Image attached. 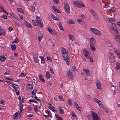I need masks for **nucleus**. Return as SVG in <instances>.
<instances>
[{
	"instance_id": "40",
	"label": "nucleus",
	"mask_w": 120,
	"mask_h": 120,
	"mask_svg": "<svg viewBox=\"0 0 120 120\" xmlns=\"http://www.w3.org/2000/svg\"><path fill=\"white\" fill-rule=\"evenodd\" d=\"M71 115L75 119H77V117L76 115L75 114V113H71Z\"/></svg>"
},
{
	"instance_id": "28",
	"label": "nucleus",
	"mask_w": 120,
	"mask_h": 120,
	"mask_svg": "<svg viewBox=\"0 0 120 120\" xmlns=\"http://www.w3.org/2000/svg\"><path fill=\"white\" fill-rule=\"evenodd\" d=\"M25 25L27 26L30 28H32V27L30 24L27 21H26L25 22Z\"/></svg>"
},
{
	"instance_id": "4",
	"label": "nucleus",
	"mask_w": 120,
	"mask_h": 120,
	"mask_svg": "<svg viewBox=\"0 0 120 120\" xmlns=\"http://www.w3.org/2000/svg\"><path fill=\"white\" fill-rule=\"evenodd\" d=\"M92 120H101V119L97 114L93 111L91 112Z\"/></svg>"
},
{
	"instance_id": "49",
	"label": "nucleus",
	"mask_w": 120,
	"mask_h": 120,
	"mask_svg": "<svg viewBox=\"0 0 120 120\" xmlns=\"http://www.w3.org/2000/svg\"><path fill=\"white\" fill-rule=\"evenodd\" d=\"M110 26L111 29L113 28L114 27H116V25L114 23H112Z\"/></svg>"
},
{
	"instance_id": "22",
	"label": "nucleus",
	"mask_w": 120,
	"mask_h": 120,
	"mask_svg": "<svg viewBox=\"0 0 120 120\" xmlns=\"http://www.w3.org/2000/svg\"><path fill=\"white\" fill-rule=\"evenodd\" d=\"M57 24L58 26L60 29L64 31V29L62 24L59 22H58Z\"/></svg>"
},
{
	"instance_id": "5",
	"label": "nucleus",
	"mask_w": 120,
	"mask_h": 120,
	"mask_svg": "<svg viewBox=\"0 0 120 120\" xmlns=\"http://www.w3.org/2000/svg\"><path fill=\"white\" fill-rule=\"evenodd\" d=\"M109 60L111 62H114L115 60V58L111 52H110L108 55Z\"/></svg>"
},
{
	"instance_id": "44",
	"label": "nucleus",
	"mask_w": 120,
	"mask_h": 120,
	"mask_svg": "<svg viewBox=\"0 0 120 120\" xmlns=\"http://www.w3.org/2000/svg\"><path fill=\"white\" fill-rule=\"evenodd\" d=\"M47 115L48 117H52V116H51V114L50 112H49V111H47Z\"/></svg>"
},
{
	"instance_id": "34",
	"label": "nucleus",
	"mask_w": 120,
	"mask_h": 120,
	"mask_svg": "<svg viewBox=\"0 0 120 120\" xmlns=\"http://www.w3.org/2000/svg\"><path fill=\"white\" fill-rule=\"evenodd\" d=\"M94 100L98 104H100V103H101V102L98 99H97L96 98H94Z\"/></svg>"
},
{
	"instance_id": "15",
	"label": "nucleus",
	"mask_w": 120,
	"mask_h": 120,
	"mask_svg": "<svg viewBox=\"0 0 120 120\" xmlns=\"http://www.w3.org/2000/svg\"><path fill=\"white\" fill-rule=\"evenodd\" d=\"M96 85L97 88L98 89L101 90V83L100 81L99 80H98L96 82Z\"/></svg>"
},
{
	"instance_id": "19",
	"label": "nucleus",
	"mask_w": 120,
	"mask_h": 120,
	"mask_svg": "<svg viewBox=\"0 0 120 120\" xmlns=\"http://www.w3.org/2000/svg\"><path fill=\"white\" fill-rule=\"evenodd\" d=\"M83 70L85 71L86 75L88 76H89L90 75V72L88 69H83Z\"/></svg>"
},
{
	"instance_id": "60",
	"label": "nucleus",
	"mask_w": 120,
	"mask_h": 120,
	"mask_svg": "<svg viewBox=\"0 0 120 120\" xmlns=\"http://www.w3.org/2000/svg\"><path fill=\"white\" fill-rule=\"evenodd\" d=\"M32 97L33 98H34L35 99L37 100H38V101H41V100L40 99L38 98L36 96H35L34 97Z\"/></svg>"
},
{
	"instance_id": "24",
	"label": "nucleus",
	"mask_w": 120,
	"mask_h": 120,
	"mask_svg": "<svg viewBox=\"0 0 120 120\" xmlns=\"http://www.w3.org/2000/svg\"><path fill=\"white\" fill-rule=\"evenodd\" d=\"M58 109L59 110V112L60 113L63 114L64 112V110L61 106H59Z\"/></svg>"
},
{
	"instance_id": "23",
	"label": "nucleus",
	"mask_w": 120,
	"mask_h": 120,
	"mask_svg": "<svg viewBox=\"0 0 120 120\" xmlns=\"http://www.w3.org/2000/svg\"><path fill=\"white\" fill-rule=\"evenodd\" d=\"M27 87L30 90H31L33 88L32 85L30 83H28L27 84Z\"/></svg>"
},
{
	"instance_id": "51",
	"label": "nucleus",
	"mask_w": 120,
	"mask_h": 120,
	"mask_svg": "<svg viewBox=\"0 0 120 120\" xmlns=\"http://www.w3.org/2000/svg\"><path fill=\"white\" fill-rule=\"evenodd\" d=\"M49 105L48 106V108L50 109L52 111V107L51 106L52 105L50 104H49Z\"/></svg>"
},
{
	"instance_id": "25",
	"label": "nucleus",
	"mask_w": 120,
	"mask_h": 120,
	"mask_svg": "<svg viewBox=\"0 0 120 120\" xmlns=\"http://www.w3.org/2000/svg\"><path fill=\"white\" fill-rule=\"evenodd\" d=\"M68 38L69 39L72 41H74L75 39V37L74 36L69 34L68 35Z\"/></svg>"
},
{
	"instance_id": "61",
	"label": "nucleus",
	"mask_w": 120,
	"mask_h": 120,
	"mask_svg": "<svg viewBox=\"0 0 120 120\" xmlns=\"http://www.w3.org/2000/svg\"><path fill=\"white\" fill-rule=\"evenodd\" d=\"M13 42H15V43H18L19 42V41L18 39L17 38H15L14 41Z\"/></svg>"
},
{
	"instance_id": "35",
	"label": "nucleus",
	"mask_w": 120,
	"mask_h": 120,
	"mask_svg": "<svg viewBox=\"0 0 120 120\" xmlns=\"http://www.w3.org/2000/svg\"><path fill=\"white\" fill-rule=\"evenodd\" d=\"M114 50L116 54L117 53L119 52L120 51L118 48L116 47L114 48Z\"/></svg>"
},
{
	"instance_id": "52",
	"label": "nucleus",
	"mask_w": 120,
	"mask_h": 120,
	"mask_svg": "<svg viewBox=\"0 0 120 120\" xmlns=\"http://www.w3.org/2000/svg\"><path fill=\"white\" fill-rule=\"evenodd\" d=\"M111 87L112 88L111 89H112V90L114 91H115V88L114 86L113 85H112Z\"/></svg>"
},
{
	"instance_id": "27",
	"label": "nucleus",
	"mask_w": 120,
	"mask_h": 120,
	"mask_svg": "<svg viewBox=\"0 0 120 120\" xmlns=\"http://www.w3.org/2000/svg\"><path fill=\"white\" fill-rule=\"evenodd\" d=\"M6 59L5 57L4 56H0V60L2 62H4Z\"/></svg>"
},
{
	"instance_id": "9",
	"label": "nucleus",
	"mask_w": 120,
	"mask_h": 120,
	"mask_svg": "<svg viewBox=\"0 0 120 120\" xmlns=\"http://www.w3.org/2000/svg\"><path fill=\"white\" fill-rule=\"evenodd\" d=\"M64 8L65 10L68 13H70V6L67 4L64 3Z\"/></svg>"
},
{
	"instance_id": "62",
	"label": "nucleus",
	"mask_w": 120,
	"mask_h": 120,
	"mask_svg": "<svg viewBox=\"0 0 120 120\" xmlns=\"http://www.w3.org/2000/svg\"><path fill=\"white\" fill-rule=\"evenodd\" d=\"M19 114L18 112H16L14 116V118H15L16 117L18 116Z\"/></svg>"
},
{
	"instance_id": "55",
	"label": "nucleus",
	"mask_w": 120,
	"mask_h": 120,
	"mask_svg": "<svg viewBox=\"0 0 120 120\" xmlns=\"http://www.w3.org/2000/svg\"><path fill=\"white\" fill-rule=\"evenodd\" d=\"M5 101L4 100H1L0 101V103L2 104L3 105H4L5 104Z\"/></svg>"
},
{
	"instance_id": "26",
	"label": "nucleus",
	"mask_w": 120,
	"mask_h": 120,
	"mask_svg": "<svg viewBox=\"0 0 120 120\" xmlns=\"http://www.w3.org/2000/svg\"><path fill=\"white\" fill-rule=\"evenodd\" d=\"M39 57L41 59V64H44L45 63V61L44 57L41 56H39Z\"/></svg>"
},
{
	"instance_id": "31",
	"label": "nucleus",
	"mask_w": 120,
	"mask_h": 120,
	"mask_svg": "<svg viewBox=\"0 0 120 120\" xmlns=\"http://www.w3.org/2000/svg\"><path fill=\"white\" fill-rule=\"evenodd\" d=\"M45 76L47 79L50 78V75L48 71H47L46 72Z\"/></svg>"
},
{
	"instance_id": "2",
	"label": "nucleus",
	"mask_w": 120,
	"mask_h": 120,
	"mask_svg": "<svg viewBox=\"0 0 120 120\" xmlns=\"http://www.w3.org/2000/svg\"><path fill=\"white\" fill-rule=\"evenodd\" d=\"M64 60H65L67 64L69 65L70 60H69V54L67 52L62 55Z\"/></svg>"
},
{
	"instance_id": "14",
	"label": "nucleus",
	"mask_w": 120,
	"mask_h": 120,
	"mask_svg": "<svg viewBox=\"0 0 120 120\" xmlns=\"http://www.w3.org/2000/svg\"><path fill=\"white\" fill-rule=\"evenodd\" d=\"M38 38L39 41H40L42 39L43 37V34L40 31H39L38 32Z\"/></svg>"
},
{
	"instance_id": "33",
	"label": "nucleus",
	"mask_w": 120,
	"mask_h": 120,
	"mask_svg": "<svg viewBox=\"0 0 120 120\" xmlns=\"http://www.w3.org/2000/svg\"><path fill=\"white\" fill-rule=\"evenodd\" d=\"M91 42L90 43H93V44H95V41L94 38L92 37L91 38H90Z\"/></svg>"
},
{
	"instance_id": "3",
	"label": "nucleus",
	"mask_w": 120,
	"mask_h": 120,
	"mask_svg": "<svg viewBox=\"0 0 120 120\" xmlns=\"http://www.w3.org/2000/svg\"><path fill=\"white\" fill-rule=\"evenodd\" d=\"M90 30L92 33L95 35L100 36L101 34V32L96 29L91 28L90 29Z\"/></svg>"
},
{
	"instance_id": "29",
	"label": "nucleus",
	"mask_w": 120,
	"mask_h": 120,
	"mask_svg": "<svg viewBox=\"0 0 120 120\" xmlns=\"http://www.w3.org/2000/svg\"><path fill=\"white\" fill-rule=\"evenodd\" d=\"M116 66L115 68L116 69H118L120 68V63L119 62H117L116 63Z\"/></svg>"
},
{
	"instance_id": "41",
	"label": "nucleus",
	"mask_w": 120,
	"mask_h": 120,
	"mask_svg": "<svg viewBox=\"0 0 120 120\" xmlns=\"http://www.w3.org/2000/svg\"><path fill=\"white\" fill-rule=\"evenodd\" d=\"M114 9L115 8L114 7H111V8L107 10V11H109L112 12H113L115 11Z\"/></svg>"
},
{
	"instance_id": "12",
	"label": "nucleus",
	"mask_w": 120,
	"mask_h": 120,
	"mask_svg": "<svg viewBox=\"0 0 120 120\" xmlns=\"http://www.w3.org/2000/svg\"><path fill=\"white\" fill-rule=\"evenodd\" d=\"M115 40L119 43L120 44V35H116L115 37Z\"/></svg>"
},
{
	"instance_id": "7",
	"label": "nucleus",
	"mask_w": 120,
	"mask_h": 120,
	"mask_svg": "<svg viewBox=\"0 0 120 120\" xmlns=\"http://www.w3.org/2000/svg\"><path fill=\"white\" fill-rule=\"evenodd\" d=\"M90 12L91 15L94 17L97 20H99L98 17V14L97 12L92 9H91L90 10Z\"/></svg>"
},
{
	"instance_id": "8",
	"label": "nucleus",
	"mask_w": 120,
	"mask_h": 120,
	"mask_svg": "<svg viewBox=\"0 0 120 120\" xmlns=\"http://www.w3.org/2000/svg\"><path fill=\"white\" fill-rule=\"evenodd\" d=\"M83 52L84 55L87 58H89V53L87 50L85 48H84L82 50Z\"/></svg>"
},
{
	"instance_id": "39",
	"label": "nucleus",
	"mask_w": 120,
	"mask_h": 120,
	"mask_svg": "<svg viewBox=\"0 0 120 120\" xmlns=\"http://www.w3.org/2000/svg\"><path fill=\"white\" fill-rule=\"evenodd\" d=\"M26 75V73H25L22 72L21 74L19 75V76L20 77H24Z\"/></svg>"
},
{
	"instance_id": "13",
	"label": "nucleus",
	"mask_w": 120,
	"mask_h": 120,
	"mask_svg": "<svg viewBox=\"0 0 120 120\" xmlns=\"http://www.w3.org/2000/svg\"><path fill=\"white\" fill-rule=\"evenodd\" d=\"M33 57L34 62L35 63H37L38 62V56L36 54H34L33 55Z\"/></svg>"
},
{
	"instance_id": "21",
	"label": "nucleus",
	"mask_w": 120,
	"mask_h": 120,
	"mask_svg": "<svg viewBox=\"0 0 120 120\" xmlns=\"http://www.w3.org/2000/svg\"><path fill=\"white\" fill-rule=\"evenodd\" d=\"M60 50L61 51V53L62 54V55H63L64 54H65V53H67V52H68L66 51L65 49L63 48V47H62L61 49Z\"/></svg>"
},
{
	"instance_id": "18",
	"label": "nucleus",
	"mask_w": 120,
	"mask_h": 120,
	"mask_svg": "<svg viewBox=\"0 0 120 120\" xmlns=\"http://www.w3.org/2000/svg\"><path fill=\"white\" fill-rule=\"evenodd\" d=\"M39 79L41 81L43 82H45V81L42 75L41 74H39Z\"/></svg>"
},
{
	"instance_id": "50",
	"label": "nucleus",
	"mask_w": 120,
	"mask_h": 120,
	"mask_svg": "<svg viewBox=\"0 0 120 120\" xmlns=\"http://www.w3.org/2000/svg\"><path fill=\"white\" fill-rule=\"evenodd\" d=\"M37 92L36 90H34L32 92V95H35Z\"/></svg>"
},
{
	"instance_id": "56",
	"label": "nucleus",
	"mask_w": 120,
	"mask_h": 120,
	"mask_svg": "<svg viewBox=\"0 0 120 120\" xmlns=\"http://www.w3.org/2000/svg\"><path fill=\"white\" fill-rule=\"evenodd\" d=\"M47 60L49 62H51L52 61V59L50 57H47Z\"/></svg>"
},
{
	"instance_id": "57",
	"label": "nucleus",
	"mask_w": 120,
	"mask_h": 120,
	"mask_svg": "<svg viewBox=\"0 0 120 120\" xmlns=\"http://www.w3.org/2000/svg\"><path fill=\"white\" fill-rule=\"evenodd\" d=\"M77 109L79 110V111H81V109L80 108V107L78 105V106H76L75 107Z\"/></svg>"
},
{
	"instance_id": "46",
	"label": "nucleus",
	"mask_w": 120,
	"mask_h": 120,
	"mask_svg": "<svg viewBox=\"0 0 120 120\" xmlns=\"http://www.w3.org/2000/svg\"><path fill=\"white\" fill-rule=\"evenodd\" d=\"M98 105H99V106H100V107L101 108L104 109L105 107L104 106H103V105L102 103L101 102V103H100V104H99Z\"/></svg>"
},
{
	"instance_id": "64",
	"label": "nucleus",
	"mask_w": 120,
	"mask_h": 120,
	"mask_svg": "<svg viewBox=\"0 0 120 120\" xmlns=\"http://www.w3.org/2000/svg\"><path fill=\"white\" fill-rule=\"evenodd\" d=\"M53 1L56 4H58L59 3V0H53Z\"/></svg>"
},
{
	"instance_id": "10",
	"label": "nucleus",
	"mask_w": 120,
	"mask_h": 120,
	"mask_svg": "<svg viewBox=\"0 0 120 120\" xmlns=\"http://www.w3.org/2000/svg\"><path fill=\"white\" fill-rule=\"evenodd\" d=\"M13 88V90L15 91H17L18 90V89L19 88V86L15 83L12 84V85H11Z\"/></svg>"
},
{
	"instance_id": "32",
	"label": "nucleus",
	"mask_w": 120,
	"mask_h": 120,
	"mask_svg": "<svg viewBox=\"0 0 120 120\" xmlns=\"http://www.w3.org/2000/svg\"><path fill=\"white\" fill-rule=\"evenodd\" d=\"M108 21L111 23L113 22L114 21V19L113 18H109L108 19Z\"/></svg>"
},
{
	"instance_id": "53",
	"label": "nucleus",
	"mask_w": 120,
	"mask_h": 120,
	"mask_svg": "<svg viewBox=\"0 0 120 120\" xmlns=\"http://www.w3.org/2000/svg\"><path fill=\"white\" fill-rule=\"evenodd\" d=\"M69 23L70 24H75L73 21L71 20H69Z\"/></svg>"
},
{
	"instance_id": "37",
	"label": "nucleus",
	"mask_w": 120,
	"mask_h": 120,
	"mask_svg": "<svg viewBox=\"0 0 120 120\" xmlns=\"http://www.w3.org/2000/svg\"><path fill=\"white\" fill-rule=\"evenodd\" d=\"M17 10L21 13H23V12L22 9L20 8H18L17 9Z\"/></svg>"
},
{
	"instance_id": "59",
	"label": "nucleus",
	"mask_w": 120,
	"mask_h": 120,
	"mask_svg": "<svg viewBox=\"0 0 120 120\" xmlns=\"http://www.w3.org/2000/svg\"><path fill=\"white\" fill-rule=\"evenodd\" d=\"M0 32H5L4 29L1 28L0 26Z\"/></svg>"
},
{
	"instance_id": "30",
	"label": "nucleus",
	"mask_w": 120,
	"mask_h": 120,
	"mask_svg": "<svg viewBox=\"0 0 120 120\" xmlns=\"http://www.w3.org/2000/svg\"><path fill=\"white\" fill-rule=\"evenodd\" d=\"M32 23L34 25L37 26L38 25V24L37 21L34 20H32Z\"/></svg>"
},
{
	"instance_id": "48",
	"label": "nucleus",
	"mask_w": 120,
	"mask_h": 120,
	"mask_svg": "<svg viewBox=\"0 0 120 120\" xmlns=\"http://www.w3.org/2000/svg\"><path fill=\"white\" fill-rule=\"evenodd\" d=\"M53 19L56 20H59V19L58 18L54 15H53Z\"/></svg>"
},
{
	"instance_id": "42",
	"label": "nucleus",
	"mask_w": 120,
	"mask_h": 120,
	"mask_svg": "<svg viewBox=\"0 0 120 120\" xmlns=\"http://www.w3.org/2000/svg\"><path fill=\"white\" fill-rule=\"evenodd\" d=\"M20 113H21L22 112V109H23V105L22 104H20Z\"/></svg>"
},
{
	"instance_id": "47",
	"label": "nucleus",
	"mask_w": 120,
	"mask_h": 120,
	"mask_svg": "<svg viewBox=\"0 0 120 120\" xmlns=\"http://www.w3.org/2000/svg\"><path fill=\"white\" fill-rule=\"evenodd\" d=\"M31 7L32 11L33 12H34L35 10V8L33 6H31Z\"/></svg>"
},
{
	"instance_id": "20",
	"label": "nucleus",
	"mask_w": 120,
	"mask_h": 120,
	"mask_svg": "<svg viewBox=\"0 0 120 120\" xmlns=\"http://www.w3.org/2000/svg\"><path fill=\"white\" fill-rule=\"evenodd\" d=\"M54 118L57 119V120H63V119L60 116H59L57 114H56L55 115Z\"/></svg>"
},
{
	"instance_id": "1",
	"label": "nucleus",
	"mask_w": 120,
	"mask_h": 120,
	"mask_svg": "<svg viewBox=\"0 0 120 120\" xmlns=\"http://www.w3.org/2000/svg\"><path fill=\"white\" fill-rule=\"evenodd\" d=\"M73 4L75 6L78 8L84 7L85 6L84 4L80 1H74L73 2Z\"/></svg>"
},
{
	"instance_id": "36",
	"label": "nucleus",
	"mask_w": 120,
	"mask_h": 120,
	"mask_svg": "<svg viewBox=\"0 0 120 120\" xmlns=\"http://www.w3.org/2000/svg\"><path fill=\"white\" fill-rule=\"evenodd\" d=\"M112 29L117 34L119 33V32L117 30L116 27H114L113 28H112Z\"/></svg>"
},
{
	"instance_id": "16",
	"label": "nucleus",
	"mask_w": 120,
	"mask_h": 120,
	"mask_svg": "<svg viewBox=\"0 0 120 120\" xmlns=\"http://www.w3.org/2000/svg\"><path fill=\"white\" fill-rule=\"evenodd\" d=\"M53 9L55 12L58 13H59L61 12L60 10L55 6H53Z\"/></svg>"
},
{
	"instance_id": "58",
	"label": "nucleus",
	"mask_w": 120,
	"mask_h": 120,
	"mask_svg": "<svg viewBox=\"0 0 120 120\" xmlns=\"http://www.w3.org/2000/svg\"><path fill=\"white\" fill-rule=\"evenodd\" d=\"M14 22L17 26L18 27L19 26V24L17 21H15Z\"/></svg>"
},
{
	"instance_id": "63",
	"label": "nucleus",
	"mask_w": 120,
	"mask_h": 120,
	"mask_svg": "<svg viewBox=\"0 0 120 120\" xmlns=\"http://www.w3.org/2000/svg\"><path fill=\"white\" fill-rule=\"evenodd\" d=\"M74 105L75 106V107L78 106L79 105L77 103L76 101H74Z\"/></svg>"
},
{
	"instance_id": "38",
	"label": "nucleus",
	"mask_w": 120,
	"mask_h": 120,
	"mask_svg": "<svg viewBox=\"0 0 120 120\" xmlns=\"http://www.w3.org/2000/svg\"><path fill=\"white\" fill-rule=\"evenodd\" d=\"M11 47L13 51H14L16 49V46L15 45H11Z\"/></svg>"
},
{
	"instance_id": "43",
	"label": "nucleus",
	"mask_w": 120,
	"mask_h": 120,
	"mask_svg": "<svg viewBox=\"0 0 120 120\" xmlns=\"http://www.w3.org/2000/svg\"><path fill=\"white\" fill-rule=\"evenodd\" d=\"M68 103L70 106L72 105V101L69 99H68Z\"/></svg>"
},
{
	"instance_id": "11",
	"label": "nucleus",
	"mask_w": 120,
	"mask_h": 120,
	"mask_svg": "<svg viewBox=\"0 0 120 120\" xmlns=\"http://www.w3.org/2000/svg\"><path fill=\"white\" fill-rule=\"evenodd\" d=\"M67 75L68 77L69 78H72L73 77V74L71 71H67Z\"/></svg>"
},
{
	"instance_id": "45",
	"label": "nucleus",
	"mask_w": 120,
	"mask_h": 120,
	"mask_svg": "<svg viewBox=\"0 0 120 120\" xmlns=\"http://www.w3.org/2000/svg\"><path fill=\"white\" fill-rule=\"evenodd\" d=\"M48 31L50 33H51V34H52V29L49 27H48Z\"/></svg>"
},
{
	"instance_id": "17",
	"label": "nucleus",
	"mask_w": 120,
	"mask_h": 120,
	"mask_svg": "<svg viewBox=\"0 0 120 120\" xmlns=\"http://www.w3.org/2000/svg\"><path fill=\"white\" fill-rule=\"evenodd\" d=\"M94 44H93V43H90V49L93 51L96 50L95 48L94 45Z\"/></svg>"
},
{
	"instance_id": "6",
	"label": "nucleus",
	"mask_w": 120,
	"mask_h": 120,
	"mask_svg": "<svg viewBox=\"0 0 120 120\" xmlns=\"http://www.w3.org/2000/svg\"><path fill=\"white\" fill-rule=\"evenodd\" d=\"M36 21L38 24V25L41 27L42 28L43 26V22L41 21V19L39 17L36 16Z\"/></svg>"
},
{
	"instance_id": "54",
	"label": "nucleus",
	"mask_w": 120,
	"mask_h": 120,
	"mask_svg": "<svg viewBox=\"0 0 120 120\" xmlns=\"http://www.w3.org/2000/svg\"><path fill=\"white\" fill-rule=\"evenodd\" d=\"M5 82H6L7 83H8V84L9 85L11 84V85H10V86L12 85V84H14V83L13 82H11L9 81H5Z\"/></svg>"
}]
</instances>
